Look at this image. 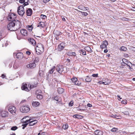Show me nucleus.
<instances>
[{
    "label": "nucleus",
    "mask_w": 135,
    "mask_h": 135,
    "mask_svg": "<svg viewBox=\"0 0 135 135\" xmlns=\"http://www.w3.org/2000/svg\"><path fill=\"white\" fill-rule=\"evenodd\" d=\"M36 50L37 54H41L44 51V47L43 45L40 43L37 44L36 46Z\"/></svg>",
    "instance_id": "nucleus-1"
},
{
    "label": "nucleus",
    "mask_w": 135,
    "mask_h": 135,
    "mask_svg": "<svg viewBox=\"0 0 135 135\" xmlns=\"http://www.w3.org/2000/svg\"><path fill=\"white\" fill-rule=\"evenodd\" d=\"M7 28L8 30L11 31H16L15 26V23L13 21H11L7 25Z\"/></svg>",
    "instance_id": "nucleus-2"
},
{
    "label": "nucleus",
    "mask_w": 135,
    "mask_h": 135,
    "mask_svg": "<svg viewBox=\"0 0 135 135\" xmlns=\"http://www.w3.org/2000/svg\"><path fill=\"white\" fill-rule=\"evenodd\" d=\"M20 111L22 113H27L30 110V108L28 105H25L21 107L20 108Z\"/></svg>",
    "instance_id": "nucleus-3"
},
{
    "label": "nucleus",
    "mask_w": 135,
    "mask_h": 135,
    "mask_svg": "<svg viewBox=\"0 0 135 135\" xmlns=\"http://www.w3.org/2000/svg\"><path fill=\"white\" fill-rule=\"evenodd\" d=\"M13 22L15 23V26L16 31L19 29L22 26L21 22L18 20H13Z\"/></svg>",
    "instance_id": "nucleus-4"
},
{
    "label": "nucleus",
    "mask_w": 135,
    "mask_h": 135,
    "mask_svg": "<svg viewBox=\"0 0 135 135\" xmlns=\"http://www.w3.org/2000/svg\"><path fill=\"white\" fill-rule=\"evenodd\" d=\"M8 109L9 111L13 114H14L16 111V108L15 106L12 105L9 106L8 107Z\"/></svg>",
    "instance_id": "nucleus-5"
},
{
    "label": "nucleus",
    "mask_w": 135,
    "mask_h": 135,
    "mask_svg": "<svg viewBox=\"0 0 135 135\" xmlns=\"http://www.w3.org/2000/svg\"><path fill=\"white\" fill-rule=\"evenodd\" d=\"M29 84L28 85L27 83H23L21 86L22 89L23 90H25L27 91H29L30 89L28 88V87H29Z\"/></svg>",
    "instance_id": "nucleus-6"
},
{
    "label": "nucleus",
    "mask_w": 135,
    "mask_h": 135,
    "mask_svg": "<svg viewBox=\"0 0 135 135\" xmlns=\"http://www.w3.org/2000/svg\"><path fill=\"white\" fill-rule=\"evenodd\" d=\"M64 67L62 65H57L56 67V70L59 73L61 74L64 70Z\"/></svg>",
    "instance_id": "nucleus-7"
},
{
    "label": "nucleus",
    "mask_w": 135,
    "mask_h": 135,
    "mask_svg": "<svg viewBox=\"0 0 135 135\" xmlns=\"http://www.w3.org/2000/svg\"><path fill=\"white\" fill-rule=\"evenodd\" d=\"M122 61L124 62L129 67V69H131V65H132V63L128 60L125 59H123Z\"/></svg>",
    "instance_id": "nucleus-8"
},
{
    "label": "nucleus",
    "mask_w": 135,
    "mask_h": 135,
    "mask_svg": "<svg viewBox=\"0 0 135 135\" xmlns=\"http://www.w3.org/2000/svg\"><path fill=\"white\" fill-rule=\"evenodd\" d=\"M13 55H16V58L19 59H20L23 57V53L21 52H18L17 54L14 53H13Z\"/></svg>",
    "instance_id": "nucleus-9"
},
{
    "label": "nucleus",
    "mask_w": 135,
    "mask_h": 135,
    "mask_svg": "<svg viewBox=\"0 0 135 135\" xmlns=\"http://www.w3.org/2000/svg\"><path fill=\"white\" fill-rule=\"evenodd\" d=\"M30 120V119H26L25 121H24L23 122V124L22 125V126H23L22 128L23 129H24L28 125V124H29Z\"/></svg>",
    "instance_id": "nucleus-10"
},
{
    "label": "nucleus",
    "mask_w": 135,
    "mask_h": 135,
    "mask_svg": "<svg viewBox=\"0 0 135 135\" xmlns=\"http://www.w3.org/2000/svg\"><path fill=\"white\" fill-rule=\"evenodd\" d=\"M36 66V64L35 62H33L32 63L27 65V67L28 68H30L31 69L35 68Z\"/></svg>",
    "instance_id": "nucleus-11"
},
{
    "label": "nucleus",
    "mask_w": 135,
    "mask_h": 135,
    "mask_svg": "<svg viewBox=\"0 0 135 135\" xmlns=\"http://www.w3.org/2000/svg\"><path fill=\"white\" fill-rule=\"evenodd\" d=\"M28 41L33 46H35L36 45V42L32 38H29L28 39Z\"/></svg>",
    "instance_id": "nucleus-12"
},
{
    "label": "nucleus",
    "mask_w": 135,
    "mask_h": 135,
    "mask_svg": "<svg viewBox=\"0 0 135 135\" xmlns=\"http://www.w3.org/2000/svg\"><path fill=\"white\" fill-rule=\"evenodd\" d=\"M20 32L22 35L25 36H26L27 35L28 32L25 29H23L21 30L20 31Z\"/></svg>",
    "instance_id": "nucleus-13"
},
{
    "label": "nucleus",
    "mask_w": 135,
    "mask_h": 135,
    "mask_svg": "<svg viewBox=\"0 0 135 135\" xmlns=\"http://www.w3.org/2000/svg\"><path fill=\"white\" fill-rule=\"evenodd\" d=\"M63 45L64 44L63 43H61L58 45L57 50L59 51H61L64 49V47L63 46Z\"/></svg>",
    "instance_id": "nucleus-14"
},
{
    "label": "nucleus",
    "mask_w": 135,
    "mask_h": 135,
    "mask_svg": "<svg viewBox=\"0 0 135 135\" xmlns=\"http://www.w3.org/2000/svg\"><path fill=\"white\" fill-rule=\"evenodd\" d=\"M1 115L2 117H5L8 116V112L6 111H3L1 112Z\"/></svg>",
    "instance_id": "nucleus-15"
},
{
    "label": "nucleus",
    "mask_w": 135,
    "mask_h": 135,
    "mask_svg": "<svg viewBox=\"0 0 135 135\" xmlns=\"http://www.w3.org/2000/svg\"><path fill=\"white\" fill-rule=\"evenodd\" d=\"M32 10L30 8H28L26 11L27 15L28 16H31L32 14Z\"/></svg>",
    "instance_id": "nucleus-16"
},
{
    "label": "nucleus",
    "mask_w": 135,
    "mask_h": 135,
    "mask_svg": "<svg viewBox=\"0 0 135 135\" xmlns=\"http://www.w3.org/2000/svg\"><path fill=\"white\" fill-rule=\"evenodd\" d=\"M12 15H13V13H11H11H9L8 14V16L7 17L8 20L9 21H13V20H14V19H13Z\"/></svg>",
    "instance_id": "nucleus-17"
},
{
    "label": "nucleus",
    "mask_w": 135,
    "mask_h": 135,
    "mask_svg": "<svg viewBox=\"0 0 135 135\" xmlns=\"http://www.w3.org/2000/svg\"><path fill=\"white\" fill-rule=\"evenodd\" d=\"M73 117L74 118H75L78 119H81L83 117V116L79 114L74 115H73Z\"/></svg>",
    "instance_id": "nucleus-18"
},
{
    "label": "nucleus",
    "mask_w": 135,
    "mask_h": 135,
    "mask_svg": "<svg viewBox=\"0 0 135 135\" xmlns=\"http://www.w3.org/2000/svg\"><path fill=\"white\" fill-rule=\"evenodd\" d=\"M20 10V9H17L18 13L19 15L21 16H23L25 13V12L24 11V10Z\"/></svg>",
    "instance_id": "nucleus-19"
},
{
    "label": "nucleus",
    "mask_w": 135,
    "mask_h": 135,
    "mask_svg": "<svg viewBox=\"0 0 135 135\" xmlns=\"http://www.w3.org/2000/svg\"><path fill=\"white\" fill-rule=\"evenodd\" d=\"M94 133L95 135H103V134L102 132L99 130L95 131Z\"/></svg>",
    "instance_id": "nucleus-20"
},
{
    "label": "nucleus",
    "mask_w": 135,
    "mask_h": 135,
    "mask_svg": "<svg viewBox=\"0 0 135 135\" xmlns=\"http://www.w3.org/2000/svg\"><path fill=\"white\" fill-rule=\"evenodd\" d=\"M37 122V121L36 120H33V121H30L29 126H33L36 124Z\"/></svg>",
    "instance_id": "nucleus-21"
},
{
    "label": "nucleus",
    "mask_w": 135,
    "mask_h": 135,
    "mask_svg": "<svg viewBox=\"0 0 135 135\" xmlns=\"http://www.w3.org/2000/svg\"><path fill=\"white\" fill-rule=\"evenodd\" d=\"M54 33L55 36H59L61 35V32L58 31H54Z\"/></svg>",
    "instance_id": "nucleus-22"
},
{
    "label": "nucleus",
    "mask_w": 135,
    "mask_h": 135,
    "mask_svg": "<svg viewBox=\"0 0 135 135\" xmlns=\"http://www.w3.org/2000/svg\"><path fill=\"white\" fill-rule=\"evenodd\" d=\"M64 91V89L62 88H59L57 89V91L59 94H62Z\"/></svg>",
    "instance_id": "nucleus-23"
},
{
    "label": "nucleus",
    "mask_w": 135,
    "mask_h": 135,
    "mask_svg": "<svg viewBox=\"0 0 135 135\" xmlns=\"http://www.w3.org/2000/svg\"><path fill=\"white\" fill-rule=\"evenodd\" d=\"M32 104L33 107H37L40 105V103L38 102H33Z\"/></svg>",
    "instance_id": "nucleus-24"
},
{
    "label": "nucleus",
    "mask_w": 135,
    "mask_h": 135,
    "mask_svg": "<svg viewBox=\"0 0 135 135\" xmlns=\"http://www.w3.org/2000/svg\"><path fill=\"white\" fill-rule=\"evenodd\" d=\"M79 52L80 53V55H86V54L85 51L84 50H81L79 51Z\"/></svg>",
    "instance_id": "nucleus-25"
},
{
    "label": "nucleus",
    "mask_w": 135,
    "mask_h": 135,
    "mask_svg": "<svg viewBox=\"0 0 135 135\" xmlns=\"http://www.w3.org/2000/svg\"><path fill=\"white\" fill-rule=\"evenodd\" d=\"M78 9L82 10L85 11L87 10V7H85L82 6H79L78 7Z\"/></svg>",
    "instance_id": "nucleus-26"
},
{
    "label": "nucleus",
    "mask_w": 135,
    "mask_h": 135,
    "mask_svg": "<svg viewBox=\"0 0 135 135\" xmlns=\"http://www.w3.org/2000/svg\"><path fill=\"white\" fill-rule=\"evenodd\" d=\"M67 55L69 56H76V54L75 52H68V53Z\"/></svg>",
    "instance_id": "nucleus-27"
},
{
    "label": "nucleus",
    "mask_w": 135,
    "mask_h": 135,
    "mask_svg": "<svg viewBox=\"0 0 135 135\" xmlns=\"http://www.w3.org/2000/svg\"><path fill=\"white\" fill-rule=\"evenodd\" d=\"M77 79L75 77H74L71 79V81H72V83H73V84L74 83V84L75 83L76 81H77Z\"/></svg>",
    "instance_id": "nucleus-28"
},
{
    "label": "nucleus",
    "mask_w": 135,
    "mask_h": 135,
    "mask_svg": "<svg viewBox=\"0 0 135 135\" xmlns=\"http://www.w3.org/2000/svg\"><path fill=\"white\" fill-rule=\"evenodd\" d=\"M27 27L28 30L30 31V32L31 31L33 28V27L32 25H28L27 26Z\"/></svg>",
    "instance_id": "nucleus-29"
},
{
    "label": "nucleus",
    "mask_w": 135,
    "mask_h": 135,
    "mask_svg": "<svg viewBox=\"0 0 135 135\" xmlns=\"http://www.w3.org/2000/svg\"><path fill=\"white\" fill-rule=\"evenodd\" d=\"M52 99L53 100H55L57 101L58 102H60L59 101V97L57 96L52 97Z\"/></svg>",
    "instance_id": "nucleus-30"
},
{
    "label": "nucleus",
    "mask_w": 135,
    "mask_h": 135,
    "mask_svg": "<svg viewBox=\"0 0 135 135\" xmlns=\"http://www.w3.org/2000/svg\"><path fill=\"white\" fill-rule=\"evenodd\" d=\"M119 50L121 51H126L127 50V48L123 46L120 47Z\"/></svg>",
    "instance_id": "nucleus-31"
},
{
    "label": "nucleus",
    "mask_w": 135,
    "mask_h": 135,
    "mask_svg": "<svg viewBox=\"0 0 135 135\" xmlns=\"http://www.w3.org/2000/svg\"><path fill=\"white\" fill-rule=\"evenodd\" d=\"M85 80L87 82H90L91 80V79L89 78L88 76H87L86 78L85 79Z\"/></svg>",
    "instance_id": "nucleus-32"
},
{
    "label": "nucleus",
    "mask_w": 135,
    "mask_h": 135,
    "mask_svg": "<svg viewBox=\"0 0 135 135\" xmlns=\"http://www.w3.org/2000/svg\"><path fill=\"white\" fill-rule=\"evenodd\" d=\"M42 95L40 94L37 95V98L38 99H42Z\"/></svg>",
    "instance_id": "nucleus-33"
},
{
    "label": "nucleus",
    "mask_w": 135,
    "mask_h": 135,
    "mask_svg": "<svg viewBox=\"0 0 135 135\" xmlns=\"http://www.w3.org/2000/svg\"><path fill=\"white\" fill-rule=\"evenodd\" d=\"M41 93V90L40 89H38L37 90L35 93V94L37 95L40 94Z\"/></svg>",
    "instance_id": "nucleus-34"
},
{
    "label": "nucleus",
    "mask_w": 135,
    "mask_h": 135,
    "mask_svg": "<svg viewBox=\"0 0 135 135\" xmlns=\"http://www.w3.org/2000/svg\"><path fill=\"white\" fill-rule=\"evenodd\" d=\"M18 128V127L16 126H14L12 127L11 128V130L13 131H15Z\"/></svg>",
    "instance_id": "nucleus-35"
},
{
    "label": "nucleus",
    "mask_w": 135,
    "mask_h": 135,
    "mask_svg": "<svg viewBox=\"0 0 135 135\" xmlns=\"http://www.w3.org/2000/svg\"><path fill=\"white\" fill-rule=\"evenodd\" d=\"M102 44L104 45L105 47H107V45H108V43L107 41L105 40L103 42Z\"/></svg>",
    "instance_id": "nucleus-36"
},
{
    "label": "nucleus",
    "mask_w": 135,
    "mask_h": 135,
    "mask_svg": "<svg viewBox=\"0 0 135 135\" xmlns=\"http://www.w3.org/2000/svg\"><path fill=\"white\" fill-rule=\"evenodd\" d=\"M55 69V67L54 66L53 68H52V69H51V70H49V72L50 74H52L54 72V70L53 69Z\"/></svg>",
    "instance_id": "nucleus-37"
},
{
    "label": "nucleus",
    "mask_w": 135,
    "mask_h": 135,
    "mask_svg": "<svg viewBox=\"0 0 135 135\" xmlns=\"http://www.w3.org/2000/svg\"><path fill=\"white\" fill-rule=\"evenodd\" d=\"M68 126L67 124H65L63 125L62 128L63 129H66L68 128Z\"/></svg>",
    "instance_id": "nucleus-38"
},
{
    "label": "nucleus",
    "mask_w": 135,
    "mask_h": 135,
    "mask_svg": "<svg viewBox=\"0 0 135 135\" xmlns=\"http://www.w3.org/2000/svg\"><path fill=\"white\" fill-rule=\"evenodd\" d=\"M39 61V58L38 57H35V60H34L33 62H35V63H37Z\"/></svg>",
    "instance_id": "nucleus-39"
},
{
    "label": "nucleus",
    "mask_w": 135,
    "mask_h": 135,
    "mask_svg": "<svg viewBox=\"0 0 135 135\" xmlns=\"http://www.w3.org/2000/svg\"><path fill=\"white\" fill-rule=\"evenodd\" d=\"M40 17L42 19H45L47 18V17L46 15L42 14L41 15Z\"/></svg>",
    "instance_id": "nucleus-40"
},
{
    "label": "nucleus",
    "mask_w": 135,
    "mask_h": 135,
    "mask_svg": "<svg viewBox=\"0 0 135 135\" xmlns=\"http://www.w3.org/2000/svg\"><path fill=\"white\" fill-rule=\"evenodd\" d=\"M17 9H20V10H24L23 6H19L18 7Z\"/></svg>",
    "instance_id": "nucleus-41"
},
{
    "label": "nucleus",
    "mask_w": 135,
    "mask_h": 135,
    "mask_svg": "<svg viewBox=\"0 0 135 135\" xmlns=\"http://www.w3.org/2000/svg\"><path fill=\"white\" fill-rule=\"evenodd\" d=\"M43 23V22H40L39 23L38 25L37 26V27H39V26H41V27H44V26H43L42 24L41 23Z\"/></svg>",
    "instance_id": "nucleus-42"
},
{
    "label": "nucleus",
    "mask_w": 135,
    "mask_h": 135,
    "mask_svg": "<svg viewBox=\"0 0 135 135\" xmlns=\"http://www.w3.org/2000/svg\"><path fill=\"white\" fill-rule=\"evenodd\" d=\"M37 86V84H35V85H30V90L31 88H33L35 87H36Z\"/></svg>",
    "instance_id": "nucleus-43"
},
{
    "label": "nucleus",
    "mask_w": 135,
    "mask_h": 135,
    "mask_svg": "<svg viewBox=\"0 0 135 135\" xmlns=\"http://www.w3.org/2000/svg\"><path fill=\"white\" fill-rule=\"evenodd\" d=\"M81 84V83L78 80V79L77 80V81H76L75 83V84L76 85H79Z\"/></svg>",
    "instance_id": "nucleus-44"
},
{
    "label": "nucleus",
    "mask_w": 135,
    "mask_h": 135,
    "mask_svg": "<svg viewBox=\"0 0 135 135\" xmlns=\"http://www.w3.org/2000/svg\"><path fill=\"white\" fill-rule=\"evenodd\" d=\"M43 72V71H42L39 70L38 73V74L40 76H41L42 75V73Z\"/></svg>",
    "instance_id": "nucleus-45"
},
{
    "label": "nucleus",
    "mask_w": 135,
    "mask_h": 135,
    "mask_svg": "<svg viewBox=\"0 0 135 135\" xmlns=\"http://www.w3.org/2000/svg\"><path fill=\"white\" fill-rule=\"evenodd\" d=\"M118 130V129L116 128H112L111 130V131L113 132H115L117 131V130Z\"/></svg>",
    "instance_id": "nucleus-46"
},
{
    "label": "nucleus",
    "mask_w": 135,
    "mask_h": 135,
    "mask_svg": "<svg viewBox=\"0 0 135 135\" xmlns=\"http://www.w3.org/2000/svg\"><path fill=\"white\" fill-rule=\"evenodd\" d=\"M131 69H135V65L134 64H132V65H131Z\"/></svg>",
    "instance_id": "nucleus-47"
},
{
    "label": "nucleus",
    "mask_w": 135,
    "mask_h": 135,
    "mask_svg": "<svg viewBox=\"0 0 135 135\" xmlns=\"http://www.w3.org/2000/svg\"><path fill=\"white\" fill-rule=\"evenodd\" d=\"M81 12L82 14V15H84V16H86L88 15V14L86 12Z\"/></svg>",
    "instance_id": "nucleus-48"
},
{
    "label": "nucleus",
    "mask_w": 135,
    "mask_h": 135,
    "mask_svg": "<svg viewBox=\"0 0 135 135\" xmlns=\"http://www.w3.org/2000/svg\"><path fill=\"white\" fill-rule=\"evenodd\" d=\"M100 47L101 49H107V47H105L104 45L103 44H102L100 46Z\"/></svg>",
    "instance_id": "nucleus-49"
},
{
    "label": "nucleus",
    "mask_w": 135,
    "mask_h": 135,
    "mask_svg": "<svg viewBox=\"0 0 135 135\" xmlns=\"http://www.w3.org/2000/svg\"><path fill=\"white\" fill-rule=\"evenodd\" d=\"M122 113L126 115H129V113L128 111H125L124 112H122Z\"/></svg>",
    "instance_id": "nucleus-50"
},
{
    "label": "nucleus",
    "mask_w": 135,
    "mask_h": 135,
    "mask_svg": "<svg viewBox=\"0 0 135 135\" xmlns=\"http://www.w3.org/2000/svg\"><path fill=\"white\" fill-rule=\"evenodd\" d=\"M69 106L71 107L73 105V101H71L69 104Z\"/></svg>",
    "instance_id": "nucleus-51"
},
{
    "label": "nucleus",
    "mask_w": 135,
    "mask_h": 135,
    "mask_svg": "<svg viewBox=\"0 0 135 135\" xmlns=\"http://www.w3.org/2000/svg\"><path fill=\"white\" fill-rule=\"evenodd\" d=\"M115 118L117 119H120L121 118V117L120 116L117 115H115Z\"/></svg>",
    "instance_id": "nucleus-52"
},
{
    "label": "nucleus",
    "mask_w": 135,
    "mask_h": 135,
    "mask_svg": "<svg viewBox=\"0 0 135 135\" xmlns=\"http://www.w3.org/2000/svg\"><path fill=\"white\" fill-rule=\"evenodd\" d=\"M28 1H29V0H28L27 1V2H28ZM28 4H28V2H25L23 4V5H24V6H26L27 5H28Z\"/></svg>",
    "instance_id": "nucleus-53"
},
{
    "label": "nucleus",
    "mask_w": 135,
    "mask_h": 135,
    "mask_svg": "<svg viewBox=\"0 0 135 135\" xmlns=\"http://www.w3.org/2000/svg\"><path fill=\"white\" fill-rule=\"evenodd\" d=\"M19 2L21 3H24L25 2V0H19Z\"/></svg>",
    "instance_id": "nucleus-54"
},
{
    "label": "nucleus",
    "mask_w": 135,
    "mask_h": 135,
    "mask_svg": "<svg viewBox=\"0 0 135 135\" xmlns=\"http://www.w3.org/2000/svg\"><path fill=\"white\" fill-rule=\"evenodd\" d=\"M121 65L123 66H126L127 65L124 62H122L121 63Z\"/></svg>",
    "instance_id": "nucleus-55"
},
{
    "label": "nucleus",
    "mask_w": 135,
    "mask_h": 135,
    "mask_svg": "<svg viewBox=\"0 0 135 135\" xmlns=\"http://www.w3.org/2000/svg\"><path fill=\"white\" fill-rule=\"evenodd\" d=\"M98 74H93L92 75V76L93 77H97L98 76Z\"/></svg>",
    "instance_id": "nucleus-56"
},
{
    "label": "nucleus",
    "mask_w": 135,
    "mask_h": 135,
    "mask_svg": "<svg viewBox=\"0 0 135 135\" xmlns=\"http://www.w3.org/2000/svg\"><path fill=\"white\" fill-rule=\"evenodd\" d=\"M122 103L124 104H127V101L126 100H123L122 102Z\"/></svg>",
    "instance_id": "nucleus-57"
},
{
    "label": "nucleus",
    "mask_w": 135,
    "mask_h": 135,
    "mask_svg": "<svg viewBox=\"0 0 135 135\" xmlns=\"http://www.w3.org/2000/svg\"><path fill=\"white\" fill-rule=\"evenodd\" d=\"M110 83V82L109 81L106 82H104V85H108Z\"/></svg>",
    "instance_id": "nucleus-58"
},
{
    "label": "nucleus",
    "mask_w": 135,
    "mask_h": 135,
    "mask_svg": "<svg viewBox=\"0 0 135 135\" xmlns=\"http://www.w3.org/2000/svg\"><path fill=\"white\" fill-rule=\"evenodd\" d=\"M50 0H43V2L44 3H46L49 2Z\"/></svg>",
    "instance_id": "nucleus-59"
},
{
    "label": "nucleus",
    "mask_w": 135,
    "mask_h": 135,
    "mask_svg": "<svg viewBox=\"0 0 135 135\" xmlns=\"http://www.w3.org/2000/svg\"><path fill=\"white\" fill-rule=\"evenodd\" d=\"M131 49L133 51L135 52V47H133Z\"/></svg>",
    "instance_id": "nucleus-60"
},
{
    "label": "nucleus",
    "mask_w": 135,
    "mask_h": 135,
    "mask_svg": "<svg viewBox=\"0 0 135 135\" xmlns=\"http://www.w3.org/2000/svg\"><path fill=\"white\" fill-rule=\"evenodd\" d=\"M4 36L3 37L2 33L0 32V39H1V38H4Z\"/></svg>",
    "instance_id": "nucleus-61"
},
{
    "label": "nucleus",
    "mask_w": 135,
    "mask_h": 135,
    "mask_svg": "<svg viewBox=\"0 0 135 135\" xmlns=\"http://www.w3.org/2000/svg\"><path fill=\"white\" fill-rule=\"evenodd\" d=\"M26 54L28 55H30L31 54V52L29 51H27L26 52Z\"/></svg>",
    "instance_id": "nucleus-62"
},
{
    "label": "nucleus",
    "mask_w": 135,
    "mask_h": 135,
    "mask_svg": "<svg viewBox=\"0 0 135 135\" xmlns=\"http://www.w3.org/2000/svg\"><path fill=\"white\" fill-rule=\"evenodd\" d=\"M87 106L89 107H91L92 106V105L89 103H88L87 105Z\"/></svg>",
    "instance_id": "nucleus-63"
},
{
    "label": "nucleus",
    "mask_w": 135,
    "mask_h": 135,
    "mask_svg": "<svg viewBox=\"0 0 135 135\" xmlns=\"http://www.w3.org/2000/svg\"><path fill=\"white\" fill-rule=\"evenodd\" d=\"M35 118V117H32V118L31 117H30L29 119H30V120H33Z\"/></svg>",
    "instance_id": "nucleus-64"
}]
</instances>
